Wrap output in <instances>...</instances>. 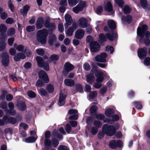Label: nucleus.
<instances>
[{
    "label": "nucleus",
    "instance_id": "6",
    "mask_svg": "<svg viewBox=\"0 0 150 150\" xmlns=\"http://www.w3.org/2000/svg\"><path fill=\"white\" fill-rule=\"evenodd\" d=\"M74 68V66L69 62H66L64 65L63 71V75L66 77L68 72L71 71Z\"/></svg>",
    "mask_w": 150,
    "mask_h": 150
},
{
    "label": "nucleus",
    "instance_id": "51",
    "mask_svg": "<svg viewBox=\"0 0 150 150\" xmlns=\"http://www.w3.org/2000/svg\"><path fill=\"white\" fill-rule=\"evenodd\" d=\"M76 90L80 92H81L83 91L82 86L80 84H76Z\"/></svg>",
    "mask_w": 150,
    "mask_h": 150
},
{
    "label": "nucleus",
    "instance_id": "60",
    "mask_svg": "<svg viewBox=\"0 0 150 150\" xmlns=\"http://www.w3.org/2000/svg\"><path fill=\"white\" fill-rule=\"evenodd\" d=\"M10 117L6 115H5L3 118V120H4V124L6 123H9Z\"/></svg>",
    "mask_w": 150,
    "mask_h": 150
},
{
    "label": "nucleus",
    "instance_id": "22",
    "mask_svg": "<svg viewBox=\"0 0 150 150\" xmlns=\"http://www.w3.org/2000/svg\"><path fill=\"white\" fill-rule=\"evenodd\" d=\"M56 38L55 35L53 34H52L49 36L48 43L50 46H52L54 43L56 41Z\"/></svg>",
    "mask_w": 150,
    "mask_h": 150
},
{
    "label": "nucleus",
    "instance_id": "32",
    "mask_svg": "<svg viewBox=\"0 0 150 150\" xmlns=\"http://www.w3.org/2000/svg\"><path fill=\"white\" fill-rule=\"evenodd\" d=\"M18 108L21 110H24L26 109V107L25 104L23 102H21L17 105Z\"/></svg>",
    "mask_w": 150,
    "mask_h": 150
},
{
    "label": "nucleus",
    "instance_id": "45",
    "mask_svg": "<svg viewBox=\"0 0 150 150\" xmlns=\"http://www.w3.org/2000/svg\"><path fill=\"white\" fill-rule=\"evenodd\" d=\"M130 10V8L128 6L126 5L124 7L123 11L125 14H127L129 13Z\"/></svg>",
    "mask_w": 150,
    "mask_h": 150
},
{
    "label": "nucleus",
    "instance_id": "56",
    "mask_svg": "<svg viewBox=\"0 0 150 150\" xmlns=\"http://www.w3.org/2000/svg\"><path fill=\"white\" fill-rule=\"evenodd\" d=\"M51 23H50V20L48 18L46 20L44 23V26L46 28H49L50 26Z\"/></svg>",
    "mask_w": 150,
    "mask_h": 150
},
{
    "label": "nucleus",
    "instance_id": "47",
    "mask_svg": "<svg viewBox=\"0 0 150 150\" xmlns=\"http://www.w3.org/2000/svg\"><path fill=\"white\" fill-rule=\"evenodd\" d=\"M39 92L41 95L44 96H46L47 94V93L46 90L43 88H40L39 90Z\"/></svg>",
    "mask_w": 150,
    "mask_h": 150
},
{
    "label": "nucleus",
    "instance_id": "54",
    "mask_svg": "<svg viewBox=\"0 0 150 150\" xmlns=\"http://www.w3.org/2000/svg\"><path fill=\"white\" fill-rule=\"evenodd\" d=\"M96 118L98 119L101 120H103L105 118V116L104 115L102 114H99L96 115Z\"/></svg>",
    "mask_w": 150,
    "mask_h": 150
},
{
    "label": "nucleus",
    "instance_id": "34",
    "mask_svg": "<svg viewBox=\"0 0 150 150\" xmlns=\"http://www.w3.org/2000/svg\"><path fill=\"white\" fill-rule=\"evenodd\" d=\"M7 30L6 26L4 24L0 25V32L1 33H5Z\"/></svg>",
    "mask_w": 150,
    "mask_h": 150
},
{
    "label": "nucleus",
    "instance_id": "4",
    "mask_svg": "<svg viewBox=\"0 0 150 150\" xmlns=\"http://www.w3.org/2000/svg\"><path fill=\"white\" fill-rule=\"evenodd\" d=\"M102 129L103 131L108 136L113 135L116 131L115 128L114 126L106 124L103 125Z\"/></svg>",
    "mask_w": 150,
    "mask_h": 150
},
{
    "label": "nucleus",
    "instance_id": "17",
    "mask_svg": "<svg viewBox=\"0 0 150 150\" xmlns=\"http://www.w3.org/2000/svg\"><path fill=\"white\" fill-rule=\"evenodd\" d=\"M39 77L44 80L45 83H47L49 81V79L45 72L43 70H41L38 73Z\"/></svg>",
    "mask_w": 150,
    "mask_h": 150
},
{
    "label": "nucleus",
    "instance_id": "24",
    "mask_svg": "<svg viewBox=\"0 0 150 150\" xmlns=\"http://www.w3.org/2000/svg\"><path fill=\"white\" fill-rule=\"evenodd\" d=\"M86 81L87 82L91 84L94 81L95 78L93 74H88L86 76Z\"/></svg>",
    "mask_w": 150,
    "mask_h": 150
},
{
    "label": "nucleus",
    "instance_id": "58",
    "mask_svg": "<svg viewBox=\"0 0 150 150\" xmlns=\"http://www.w3.org/2000/svg\"><path fill=\"white\" fill-rule=\"evenodd\" d=\"M144 63L146 66H148L150 65V58L146 57L144 60Z\"/></svg>",
    "mask_w": 150,
    "mask_h": 150
},
{
    "label": "nucleus",
    "instance_id": "18",
    "mask_svg": "<svg viewBox=\"0 0 150 150\" xmlns=\"http://www.w3.org/2000/svg\"><path fill=\"white\" fill-rule=\"evenodd\" d=\"M25 58V56L23 52L17 53L15 55L13 59L16 62L19 61L21 59H24Z\"/></svg>",
    "mask_w": 150,
    "mask_h": 150
},
{
    "label": "nucleus",
    "instance_id": "33",
    "mask_svg": "<svg viewBox=\"0 0 150 150\" xmlns=\"http://www.w3.org/2000/svg\"><path fill=\"white\" fill-rule=\"evenodd\" d=\"M114 111L112 109H108L105 111V115L108 117H111L114 113Z\"/></svg>",
    "mask_w": 150,
    "mask_h": 150
},
{
    "label": "nucleus",
    "instance_id": "44",
    "mask_svg": "<svg viewBox=\"0 0 150 150\" xmlns=\"http://www.w3.org/2000/svg\"><path fill=\"white\" fill-rule=\"evenodd\" d=\"M97 95V92L96 91H94L91 92L88 95V97L90 99H93Z\"/></svg>",
    "mask_w": 150,
    "mask_h": 150
},
{
    "label": "nucleus",
    "instance_id": "14",
    "mask_svg": "<svg viewBox=\"0 0 150 150\" xmlns=\"http://www.w3.org/2000/svg\"><path fill=\"white\" fill-rule=\"evenodd\" d=\"M77 28V26L76 23H73L72 26L69 27L67 29L66 32V34L68 36H71L72 35L73 33L74 30L76 29Z\"/></svg>",
    "mask_w": 150,
    "mask_h": 150
},
{
    "label": "nucleus",
    "instance_id": "59",
    "mask_svg": "<svg viewBox=\"0 0 150 150\" xmlns=\"http://www.w3.org/2000/svg\"><path fill=\"white\" fill-rule=\"evenodd\" d=\"M14 22L13 19L11 18H8L6 20V23L8 24H12Z\"/></svg>",
    "mask_w": 150,
    "mask_h": 150
},
{
    "label": "nucleus",
    "instance_id": "7",
    "mask_svg": "<svg viewBox=\"0 0 150 150\" xmlns=\"http://www.w3.org/2000/svg\"><path fill=\"white\" fill-rule=\"evenodd\" d=\"M86 3L85 1H83L79 4L76 6L72 9L73 11L76 13H79L80 11H82L84 7L86 6Z\"/></svg>",
    "mask_w": 150,
    "mask_h": 150
},
{
    "label": "nucleus",
    "instance_id": "25",
    "mask_svg": "<svg viewBox=\"0 0 150 150\" xmlns=\"http://www.w3.org/2000/svg\"><path fill=\"white\" fill-rule=\"evenodd\" d=\"M141 4L142 6L144 9L147 10L150 8V5L147 3L146 0H141Z\"/></svg>",
    "mask_w": 150,
    "mask_h": 150
},
{
    "label": "nucleus",
    "instance_id": "57",
    "mask_svg": "<svg viewBox=\"0 0 150 150\" xmlns=\"http://www.w3.org/2000/svg\"><path fill=\"white\" fill-rule=\"evenodd\" d=\"M116 3L120 7H122L124 5V3L122 0H115Z\"/></svg>",
    "mask_w": 150,
    "mask_h": 150
},
{
    "label": "nucleus",
    "instance_id": "62",
    "mask_svg": "<svg viewBox=\"0 0 150 150\" xmlns=\"http://www.w3.org/2000/svg\"><path fill=\"white\" fill-rule=\"evenodd\" d=\"M7 93V91H3L2 93L0 96V99L3 100L5 98L6 95Z\"/></svg>",
    "mask_w": 150,
    "mask_h": 150
},
{
    "label": "nucleus",
    "instance_id": "11",
    "mask_svg": "<svg viewBox=\"0 0 150 150\" xmlns=\"http://www.w3.org/2000/svg\"><path fill=\"white\" fill-rule=\"evenodd\" d=\"M78 111L76 109H71L68 111V113L71 116L69 117V120H76L78 118V115L77 114Z\"/></svg>",
    "mask_w": 150,
    "mask_h": 150
},
{
    "label": "nucleus",
    "instance_id": "40",
    "mask_svg": "<svg viewBox=\"0 0 150 150\" xmlns=\"http://www.w3.org/2000/svg\"><path fill=\"white\" fill-rule=\"evenodd\" d=\"M59 56L56 54H53L51 55L50 57V59L52 61H55L59 59Z\"/></svg>",
    "mask_w": 150,
    "mask_h": 150
},
{
    "label": "nucleus",
    "instance_id": "12",
    "mask_svg": "<svg viewBox=\"0 0 150 150\" xmlns=\"http://www.w3.org/2000/svg\"><path fill=\"white\" fill-rule=\"evenodd\" d=\"M78 24L80 27L85 28L88 25V21L86 18L82 17L78 20Z\"/></svg>",
    "mask_w": 150,
    "mask_h": 150
},
{
    "label": "nucleus",
    "instance_id": "23",
    "mask_svg": "<svg viewBox=\"0 0 150 150\" xmlns=\"http://www.w3.org/2000/svg\"><path fill=\"white\" fill-rule=\"evenodd\" d=\"M65 84L68 86H72L74 84V81L72 79H66L64 81Z\"/></svg>",
    "mask_w": 150,
    "mask_h": 150
},
{
    "label": "nucleus",
    "instance_id": "19",
    "mask_svg": "<svg viewBox=\"0 0 150 150\" xmlns=\"http://www.w3.org/2000/svg\"><path fill=\"white\" fill-rule=\"evenodd\" d=\"M84 33V31L83 29H78L75 33V37L78 39H81L83 37Z\"/></svg>",
    "mask_w": 150,
    "mask_h": 150
},
{
    "label": "nucleus",
    "instance_id": "48",
    "mask_svg": "<svg viewBox=\"0 0 150 150\" xmlns=\"http://www.w3.org/2000/svg\"><path fill=\"white\" fill-rule=\"evenodd\" d=\"M28 96L31 98H33L35 97L36 94L33 91H29L28 92Z\"/></svg>",
    "mask_w": 150,
    "mask_h": 150
},
{
    "label": "nucleus",
    "instance_id": "27",
    "mask_svg": "<svg viewBox=\"0 0 150 150\" xmlns=\"http://www.w3.org/2000/svg\"><path fill=\"white\" fill-rule=\"evenodd\" d=\"M29 8L30 6L28 5H27L24 6L23 9L21 10V14L23 16H26Z\"/></svg>",
    "mask_w": 150,
    "mask_h": 150
},
{
    "label": "nucleus",
    "instance_id": "15",
    "mask_svg": "<svg viewBox=\"0 0 150 150\" xmlns=\"http://www.w3.org/2000/svg\"><path fill=\"white\" fill-rule=\"evenodd\" d=\"M147 48L146 47L140 48L138 50V55L140 59H143L146 55Z\"/></svg>",
    "mask_w": 150,
    "mask_h": 150
},
{
    "label": "nucleus",
    "instance_id": "20",
    "mask_svg": "<svg viewBox=\"0 0 150 150\" xmlns=\"http://www.w3.org/2000/svg\"><path fill=\"white\" fill-rule=\"evenodd\" d=\"M44 21L42 18L40 17L38 19L36 23V26L37 29H40L43 27Z\"/></svg>",
    "mask_w": 150,
    "mask_h": 150
},
{
    "label": "nucleus",
    "instance_id": "46",
    "mask_svg": "<svg viewBox=\"0 0 150 150\" xmlns=\"http://www.w3.org/2000/svg\"><path fill=\"white\" fill-rule=\"evenodd\" d=\"M35 29V27L34 25H29L26 28V30L28 32H31L33 31Z\"/></svg>",
    "mask_w": 150,
    "mask_h": 150
},
{
    "label": "nucleus",
    "instance_id": "38",
    "mask_svg": "<svg viewBox=\"0 0 150 150\" xmlns=\"http://www.w3.org/2000/svg\"><path fill=\"white\" fill-rule=\"evenodd\" d=\"M93 125L95 127L99 128L101 127L102 125L100 121L95 120L93 122Z\"/></svg>",
    "mask_w": 150,
    "mask_h": 150
},
{
    "label": "nucleus",
    "instance_id": "31",
    "mask_svg": "<svg viewBox=\"0 0 150 150\" xmlns=\"http://www.w3.org/2000/svg\"><path fill=\"white\" fill-rule=\"evenodd\" d=\"M132 17L130 15H128L126 17H123L122 18V20L123 22L126 21L128 23H130L132 20Z\"/></svg>",
    "mask_w": 150,
    "mask_h": 150
},
{
    "label": "nucleus",
    "instance_id": "61",
    "mask_svg": "<svg viewBox=\"0 0 150 150\" xmlns=\"http://www.w3.org/2000/svg\"><path fill=\"white\" fill-rule=\"evenodd\" d=\"M71 127L69 124H67L65 126V129L68 133H69L71 130Z\"/></svg>",
    "mask_w": 150,
    "mask_h": 150
},
{
    "label": "nucleus",
    "instance_id": "39",
    "mask_svg": "<svg viewBox=\"0 0 150 150\" xmlns=\"http://www.w3.org/2000/svg\"><path fill=\"white\" fill-rule=\"evenodd\" d=\"M110 147L112 149H115L117 147L116 142L115 140L111 141L109 143Z\"/></svg>",
    "mask_w": 150,
    "mask_h": 150
},
{
    "label": "nucleus",
    "instance_id": "2",
    "mask_svg": "<svg viewBox=\"0 0 150 150\" xmlns=\"http://www.w3.org/2000/svg\"><path fill=\"white\" fill-rule=\"evenodd\" d=\"M96 76L97 77L96 81L99 83H95L93 84V86L96 88H99L102 86V84L100 83L102 82L104 79V76L106 73L105 72H103L100 70H97L95 71Z\"/></svg>",
    "mask_w": 150,
    "mask_h": 150
},
{
    "label": "nucleus",
    "instance_id": "52",
    "mask_svg": "<svg viewBox=\"0 0 150 150\" xmlns=\"http://www.w3.org/2000/svg\"><path fill=\"white\" fill-rule=\"evenodd\" d=\"M8 16L7 13L5 12H2L0 15L1 18L2 20L6 19L8 17Z\"/></svg>",
    "mask_w": 150,
    "mask_h": 150
},
{
    "label": "nucleus",
    "instance_id": "55",
    "mask_svg": "<svg viewBox=\"0 0 150 150\" xmlns=\"http://www.w3.org/2000/svg\"><path fill=\"white\" fill-rule=\"evenodd\" d=\"M36 52L39 55L42 56L44 54L45 51L43 49L40 48L37 50Z\"/></svg>",
    "mask_w": 150,
    "mask_h": 150
},
{
    "label": "nucleus",
    "instance_id": "8",
    "mask_svg": "<svg viewBox=\"0 0 150 150\" xmlns=\"http://www.w3.org/2000/svg\"><path fill=\"white\" fill-rule=\"evenodd\" d=\"M66 96V92L64 90L61 91L59 95L58 104L60 106L63 105L65 103V99Z\"/></svg>",
    "mask_w": 150,
    "mask_h": 150
},
{
    "label": "nucleus",
    "instance_id": "26",
    "mask_svg": "<svg viewBox=\"0 0 150 150\" xmlns=\"http://www.w3.org/2000/svg\"><path fill=\"white\" fill-rule=\"evenodd\" d=\"M108 24L111 30L115 29L116 27L115 22L113 21L109 20L108 22Z\"/></svg>",
    "mask_w": 150,
    "mask_h": 150
},
{
    "label": "nucleus",
    "instance_id": "35",
    "mask_svg": "<svg viewBox=\"0 0 150 150\" xmlns=\"http://www.w3.org/2000/svg\"><path fill=\"white\" fill-rule=\"evenodd\" d=\"M15 30L13 28L9 29L7 32V35L9 36H12L15 34Z\"/></svg>",
    "mask_w": 150,
    "mask_h": 150
},
{
    "label": "nucleus",
    "instance_id": "37",
    "mask_svg": "<svg viewBox=\"0 0 150 150\" xmlns=\"http://www.w3.org/2000/svg\"><path fill=\"white\" fill-rule=\"evenodd\" d=\"M35 138L30 137L27 138L25 140V142L27 143H32L35 142L36 141Z\"/></svg>",
    "mask_w": 150,
    "mask_h": 150
},
{
    "label": "nucleus",
    "instance_id": "63",
    "mask_svg": "<svg viewBox=\"0 0 150 150\" xmlns=\"http://www.w3.org/2000/svg\"><path fill=\"white\" fill-rule=\"evenodd\" d=\"M53 146L54 147H56L58 145L59 142L55 138H54L52 139Z\"/></svg>",
    "mask_w": 150,
    "mask_h": 150
},
{
    "label": "nucleus",
    "instance_id": "5",
    "mask_svg": "<svg viewBox=\"0 0 150 150\" xmlns=\"http://www.w3.org/2000/svg\"><path fill=\"white\" fill-rule=\"evenodd\" d=\"M38 66L40 67H43L44 69L46 71L49 70V64L47 62H45L42 57L37 56L36 57Z\"/></svg>",
    "mask_w": 150,
    "mask_h": 150
},
{
    "label": "nucleus",
    "instance_id": "9",
    "mask_svg": "<svg viewBox=\"0 0 150 150\" xmlns=\"http://www.w3.org/2000/svg\"><path fill=\"white\" fill-rule=\"evenodd\" d=\"M1 56L2 58L1 62L3 65L5 67L7 66L9 63V57L8 53L6 52H3L1 54Z\"/></svg>",
    "mask_w": 150,
    "mask_h": 150
},
{
    "label": "nucleus",
    "instance_id": "13",
    "mask_svg": "<svg viewBox=\"0 0 150 150\" xmlns=\"http://www.w3.org/2000/svg\"><path fill=\"white\" fill-rule=\"evenodd\" d=\"M91 51L92 52H97L99 49L100 46L98 43L95 41H92L90 43Z\"/></svg>",
    "mask_w": 150,
    "mask_h": 150
},
{
    "label": "nucleus",
    "instance_id": "49",
    "mask_svg": "<svg viewBox=\"0 0 150 150\" xmlns=\"http://www.w3.org/2000/svg\"><path fill=\"white\" fill-rule=\"evenodd\" d=\"M83 67L84 69L87 71H88L91 69L90 64L87 62H86L84 64Z\"/></svg>",
    "mask_w": 150,
    "mask_h": 150
},
{
    "label": "nucleus",
    "instance_id": "41",
    "mask_svg": "<svg viewBox=\"0 0 150 150\" xmlns=\"http://www.w3.org/2000/svg\"><path fill=\"white\" fill-rule=\"evenodd\" d=\"M6 44L5 42L2 40L0 42V52L3 51L5 48Z\"/></svg>",
    "mask_w": 150,
    "mask_h": 150
},
{
    "label": "nucleus",
    "instance_id": "50",
    "mask_svg": "<svg viewBox=\"0 0 150 150\" xmlns=\"http://www.w3.org/2000/svg\"><path fill=\"white\" fill-rule=\"evenodd\" d=\"M4 132L6 134H9L10 135H11L13 134L12 130V129L10 128L5 129L4 130Z\"/></svg>",
    "mask_w": 150,
    "mask_h": 150
},
{
    "label": "nucleus",
    "instance_id": "30",
    "mask_svg": "<svg viewBox=\"0 0 150 150\" xmlns=\"http://www.w3.org/2000/svg\"><path fill=\"white\" fill-rule=\"evenodd\" d=\"M99 42L101 43L103 42L106 41L107 40V38L106 35H105L103 33L100 34L99 36Z\"/></svg>",
    "mask_w": 150,
    "mask_h": 150
},
{
    "label": "nucleus",
    "instance_id": "21",
    "mask_svg": "<svg viewBox=\"0 0 150 150\" xmlns=\"http://www.w3.org/2000/svg\"><path fill=\"white\" fill-rule=\"evenodd\" d=\"M106 36L109 40L112 41L115 39L117 37V34L116 33H113L112 34L107 33L106 34Z\"/></svg>",
    "mask_w": 150,
    "mask_h": 150
},
{
    "label": "nucleus",
    "instance_id": "1",
    "mask_svg": "<svg viewBox=\"0 0 150 150\" xmlns=\"http://www.w3.org/2000/svg\"><path fill=\"white\" fill-rule=\"evenodd\" d=\"M137 35L140 37L139 41L142 43H144L147 46L150 44L149 37L150 35L149 32L147 31V26L146 25H142V28L139 27L137 29Z\"/></svg>",
    "mask_w": 150,
    "mask_h": 150
},
{
    "label": "nucleus",
    "instance_id": "10",
    "mask_svg": "<svg viewBox=\"0 0 150 150\" xmlns=\"http://www.w3.org/2000/svg\"><path fill=\"white\" fill-rule=\"evenodd\" d=\"M107 57L108 55L106 53L102 52L100 54L96 56L95 59L96 61L99 62H106L105 58Z\"/></svg>",
    "mask_w": 150,
    "mask_h": 150
},
{
    "label": "nucleus",
    "instance_id": "42",
    "mask_svg": "<svg viewBox=\"0 0 150 150\" xmlns=\"http://www.w3.org/2000/svg\"><path fill=\"white\" fill-rule=\"evenodd\" d=\"M69 4L71 6H74L79 2V0H68Z\"/></svg>",
    "mask_w": 150,
    "mask_h": 150
},
{
    "label": "nucleus",
    "instance_id": "36",
    "mask_svg": "<svg viewBox=\"0 0 150 150\" xmlns=\"http://www.w3.org/2000/svg\"><path fill=\"white\" fill-rule=\"evenodd\" d=\"M46 89L49 93H52L54 91V87L52 85L49 84L47 85Z\"/></svg>",
    "mask_w": 150,
    "mask_h": 150
},
{
    "label": "nucleus",
    "instance_id": "28",
    "mask_svg": "<svg viewBox=\"0 0 150 150\" xmlns=\"http://www.w3.org/2000/svg\"><path fill=\"white\" fill-rule=\"evenodd\" d=\"M105 10L108 12H111L112 10V4L110 2H108L105 5Z\"/></svg>",
    "mask_w": 150,
    "mask_h": 150
},
{
    "label": "nucleus",
    "instance_id": "64",
    "mask_svg": "<svg viewBox=\"0 0 150 150\" xmlns=\"http://www.w3.org/2000/svg\"><path fill=\"white\" fill-rule=\"evenodd\" d=\"M58 150H69V149L66 146L62 145L59 146Z\"/></svg>",
    "mask_w": 150,
    "mask_h": 150
},
{
    "label": "nucleus",
    "instance_id": "43",
    "mask_svg": "<svg viewBox=\"0 0 150 150\" xmlns=\"http://www.w3.org/2000/svg\"><path fill=\"white\" fill-rule=\"evenodd\" d=\"M98 107L95 105L92 106L90 108V111L91 113H93L95 112L98 109Z\"/></svg>",
    "mask_w": 150,
    "mask_h": 150
},
{
    "label": "nucleus",
    "instance_id": "3",
    "mask_svg": "<svg viewBox=\"0 0 150 150\" xmlns=\"http://www.w3.org/2000/svg\"><path fill=\"white\" fill-rule=\"evenodd\" d=\"M48 35L47 29H44L39 30L37 34V39L38 42L42 44L46 43L47 41L46 38Z\"/></svg>",
    "mask_w": 150,
    "mask_h": 150
},
{
    "label": "nucleus",
    "instance_id": "16",
    "mask_svg": "<svg viewBox=\"0 0 150 150\" xmlns=\"http://www.w3.org/2000/svg\"><path fill=\"white\" fill-rule=\"evenodd\" d=\"M65 19L66 23L64 24V27L66 29L67 28L68 26L71 25L73 22L71 16L68 14H67L65 15Z\"/></svg>",
    "mask_w": 150,
    "mask_h": 150
},
{
    "label": "nucleus",
    "instance_id": "29",
    "mask_svg": "<svg viewBox=\"0 0 150 150\" xmlns=\"http://www.w3.org/2000/svg\"><path fill=\"white\" fill-rule=\"evenodd\" d=\"M13 46L16 50L20 52H22L24 48V46L22 45H18L16 43H14Z\"/></svg>",
    "mask_w": 150,
    "mask_h": 150
},
{
    "label": "nucleus",
    "instance_id": "53",
    "mask_svg": "<svg viewBox=\"0 0 150 150\" xmlns=\"http://www.w3.org/2000/svg\"><path fill=\"white\" fill-rule=\"evenodd\" d=\"M0 107L3 109H6L5 111H6V108L7 107V103L4 102L1 103L0 104Z\"/></svg>",
    "mask_w": 150,
    "mask_h": 150
}]
</instances>
